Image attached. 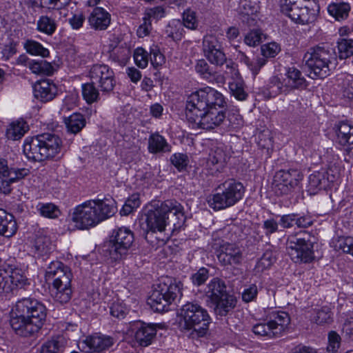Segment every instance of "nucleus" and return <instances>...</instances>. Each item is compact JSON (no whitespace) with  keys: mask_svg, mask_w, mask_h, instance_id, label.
Segmentation results:
<instances>
[{"mask_svg":"<svg viewBox=\"0 0 353 353\" xmlns=\"http://www.w3.org/2000/svg\"><path fill=\"white\" fill-rule=\"evenodd\" d=\"M9 283L10 285H12L17 287L30 285L26 276L19 270H14L11 272V274H9Z\"/></svg>","mask_w":353,"mask_h":353,"instance_id":"obj_52","label":"nucleus"},{"mask_svg":"<svg viewBox=\"0 0 353 353\" xmlns=\"http://www.w3.org/2000/svg\"><path fill=\"white\" fill-rule=\"evenodd\" d=\"M172 163L179 170H184L188 163V157L183 154H174L171 158Z\"/></svg>","mask_w":353,"mask_h":353,"instance_id":"obj_56","label":"nucleus"},{"mask_svg":"<svg viewBox=\"0 0 353 353\" xmlns=\"http://www.w3.org/2000/svg\"><path fill=\"white\" fill-rule=\"evenodd\" d=\"M219 192L209 196L208 202L214 210H219L234 205L240 201L244 194L243 184L230 179L219 185Z\"/></svg>","mask_w":353,"mask_h":353,"instance_id":"obj_6","label":"nucleus"},{"mask_svg":"<svg viewBox=\"0 0 353 353\" xmlns=\"http://www.w3.org/2000/svg\"><path fill=\"white\" fill-rule=\"evenodd\" d=\"M350 10V6L347 3H332L328 6L329 13L337 21L346 19L348 17Z\"/></svg>","mask_w":353,"mask_h":353,"instance_id":"obj_37","label":"nucleus"},{"mask_svg":"<svg viewBox=\"0 0 353 353\" xmlns=\"http://www.w3.org/2000/svg\"><path fill=\"white\" fill-rule=\"evenodd\" d=\"M343 96L353 105V78L347 79L343 83Z\"/></svg>","mask_w":353,"mask_h":353,"instance_id":"obj_58","label":"nucleus"},{"mask_svg":"<svg viewBox=\"0 0 353 353\" xmlns=\"http://www.w3.org/2000/svg\"><path fill=\"white\" fill-rule=\"evenodd\" d=\"M92 81L91 83H87L82 85V94L83 99L88 104H92L98 101L99 92Z\"/></svg>","mask_w":353,"mask_h":353,"instance_id":"obj_39","label":"nucleus"},{"mask_svg":"<svg viewBox=\"0 0 353 353\" xmlns=\"http://www.w3.org/2000/svg\"><path fill=\"white\" fill-rule=\"evenodd\" d=\"M29 170L26 168L14 169L9 168L8 161L4 159H0V179L1 186L0 190L4 194L10 193V185L28 175Z\"/></svg>","mask_w":353,"mask_h":353,"instance_id":"obj_18","label":"nucleus"},{"mask_svg":"<svg viewBox=\"0 0 353 353\" xmlns=\"http://www.w3.org/2000/svg\"><path fill=\"white\" fill-rule=\"evenodd\" d=\"M161 210L167 225H172L174 228H180L185 222V216L183 206L175 200H166L161 203Z\"/></svg>","mask_w":353,"mask_h":353,"instance_id":"obj_17","label":"nucleus"},{"mask_svg":"<svg viewBox=\"0 0 353 353\" xmlns=\"http://www.w3.org/2000/svg\"><path fill=\"white\" fill-rule=\"evenodd\" d=\"M47 316L46 306L36 299H23L11 312L10 325L21 336L34 335L43 325Z\"/></svg>","mask_w":353,"mask_h":353,"instance_id":"obj_1","label":"nucleus"},{"mask_svg":"<svg viewBox=\"0 0 353 353\" xmlns=\"http://www.w3.org/2000/svg\"><path fill=\"white\" fill-rule=\"evenodd\" d=\"M116 208L106 201L94 199L77 205L72 214V220L77 228L88 230L114 214Z\"/></svg>","mask_w":353,"mask_h":353,"instance_id":"obj_2","label":"nucleus"},{"mask_svg":"<svg viewBox=\"0 0 353 353\" xmlns=\"http://www.w3.org/2000/svg\"><path fill=\"white\" fill-rule=\"evenodd\" d=\"M336 179V176L333 174L332 169L327 170H321L314 172L309 176V187L310 191L314 192L318 188H321L326 186L327 182H334Z\"/></svg>","mask_w":353,"mask_h":353,"instance_id":"obj_26","label":"nucleus"},{"mask_svg":"<svg viewBox=\"0 0 353 353\" xmlns=\"http://www.w3.org/2000/svg\"><path fill=\"white\" fill-rule=\"evenodd\" d=\"M336 250H341L345 253L350 254L353 256V238L350 236H340L334 244Z\"/></svg>","mask_w":353,"mask_h":353,"instance_id":"obj_47","label":"nucleus"},{"mask_svg":"<svg viewBox=\"0 0 353 353\" xmlns=\"http://www.w3.org/2000/svg\"><path fill=\"white\" fill-rule=\"evenodd\" d=\"M39 210L41 216L50 219L57 218L61 213L58 207L52 203L42 204Z\"/></svg>","mask_w":353,"mask_h":353,"instance_id":"obj_51","label":"nucleus"},{"mask_svg":"<svg viewBox=\"0 0 353 353\" xmlns=\"http://www.w3.org/2000/svg\"><path fill=\"white\" fill-rule=\"evenodd\" d=\"M114 344V339L106 335H92L80 343L81 348L87 352H100L108 349Z\"/></svg>","mask_w":353,"mask_h":353,"instance_id":"obj_21","label":"nucleus"},{"mask_svg":"<svg viewBox=\"0 0 353 353\" xmlns=\"http://www.w3.org/2000/svg\"><path fill=\"white\" fill-rule=\"evenodd\" d=\"M165 10L162 6L147 8L143 18V23L137 30L139 37H144L149 34L152 29V20H159L165 17Z\"/></svg>","mask_w":353,"mask_h":353,"instance_id":"obj_23","label":"nucleus"},{"mask_svg":"<svg viewBox=\"0 0 353 353\" xmlns=\"http://www.w3.org/2000/svg\"><path fill=\"white\" fill-rule=\"evenodd\" d=\"M57 93L56 85L49 79L37 81L34 85V97L43 102L52 100Z\"/></svg>","mask_w":353,"mask_h":353,"instance_id":"obj_25","label":"nucleus"},{"mask_svg":"<svg viewBox=\"0 0 353 353\" xmlns=\"http://www.w3.org/2000/svg\"><path fill=\"white\" fill-rule=\"evenodd\" d=\"M302 173L296 169L277 171L272 180V188L277 196L292 192L303 179Z\"/></svg>","mask_w":353,"mask_h":353,"instance_id":"obj_11","label":"nucleus"},{"mask_svg":"<svg viewBox=\"0 0 353 353\" xmlns=\"http://www.w3.org/2000/svg\"><path fill=\"white\" fill-rule=\"evenodd\" d=\"M271 132L269 129L265 128L256 134L257 143L262 149H266L268 151L272 147Z\"/></svg>","mask_w":353,"mask_h":353,"instance_id":"obj_42","label":"nucleus"},{"mask_svg":"<svg viewBox=\"0 0 353 353\" xmlns=\"http://www.w3.org/2000/svg\"><path fill=\"white\" fill-rule=\"evenodd\" d=\"M286 245L288 254L295 263H308L313 259L312 243L305 231L290 235Z\"/></svg>","mask_w":353,"mask_h":353,"instance_id":"obj_7","label":"nucleus"},{"mask_svg":"<svg viewBox=\"0 0 353 353\" xmlns=\"http://www.w3.org/2000/svg\"><path fill=\"white\" fill-rule=\"evenodd\" d=\"M57 26L55 20L46 15L41 16L37 22V30L47 35H52L56 31Z\"/></svg>","mask_w":353,"mask_h":353,"instance_id":"obj_35","label":"nucleus"},{"mask_svg":"<svg viewBox=\"0 0 353 353\" xmlns=\"http://www.w3.org/2000/svg\"><path fill=\"white\" fill-rule=\"evenodd\" d=\"M339 56L341 59H347L353 54V40L343 39L338 42Z\"/></svg>","mask_w":353,"mask_h":353,"instance_id":"obj_48","label":"nucleus"},{"mask_svg":"<svg viewBox=\"0 0 353 353\" xmlns=\"http://www.w3.org/2000/svg\"><path fill=\"white\" fill-rule=\"evenodd\" d=\"M332 316L330 307L327 305H324L314 309L312 320L318 325H323L332 322Z\"/></svg>","mask_w":353,"mask_h":353,"instance_id":"obj_36","label":"nucleus"},{"mask_svg":"<svg viewBox=\"0 0 353 353\" xmlns=\"http://www.w3.org/2000/svg\"><path fill=\"white\" fill-rule=\"evenodd\" d=\"M283 83L284 87L288 90L303 89L307 85L306 80L301 71L294 67L288 69Z\"/></svg>","mask_w":353,"mask_h":353,"instance_id":"obj_28","label":"nucleus"},{"mask_svg":"<svg viewBox=\"0 0 353 353\" xmlns=\"http://www.w3.org/2000/svg\"><path fill=\"white\" fill-rule=\"evenodd\" d=\"M279 50L280 48L276 43H270L261 46V53L265 57H274Z\"/></svg>","mask_w":353,"mask_h":353,"instance_id":"obj_60","label":"nucleus"},{"mask_svg":"<svg viewBox=\"0 0 353 353\" xmlns=\"http://www.w3.org/2000/svg\"><path fill=\"white\" fill-rule=\"evenodd\" d=\"M225 160L226 158L223 152L218 149L210 154L208 165L215 166V170L219 171L223 167Z\"/></svg>","mask_w":353,"mask_h":353,"instance_id":"obj_45","label":"nucleus"},{"mask_svg":"<svg viewBox=\"0 0 353 353\" xmlns=\"http://www.w3.org/2000/svg\"><path fill=\"white\" fill-rule=\"evenodd\" d=\"M148 149L152 153L169 150L168 145L165 139L158 134L150 136L148 141Z\"/></svg>","mask_w":353,"mask_h":353,"instance_id":"obj_38","label":"nucleus"},{"mask_svg":"<svg viewBox=\"0 0 353 353\" xmlns=\"http://www.w3.org/2000/svg\"><path fill=\"white\" fill-rule=\"evenodd\" d=\"M336 54L334 48L327 43H321L310 48L303 56V61L312 79H324L329 75L330 65L335 61Z\"/></svg>","mask_w":353,"mask_h":353,"instance_id":"obj_4","label":"nucleus"},{"mask_svg":"<svg viewBox=\"0 0 353 353\" xmlns=\"http://www.w3.org/2000/svg\"><path fill=\"white\" fill-rule=\"evenodd\" d=\"M130 329L136 342L142 347L150 345L157 334L156 325L142 321L134 322Z\"/></svg>","mask_w":353,"mask_h":353,"instance_id":"obj_19","label":"nucleus"},{"mask_svg":"<svg viewBox=\"0 0 353 353\" xmlns=\"http://www.w3.org/2000/svg\"><path fill=\"white\" fill-rule=\"evenodd\" d=\"M150 62L154 68H158L164 63L165 57L158 50H152L150 52Z\"/></svg>","mask_w":353,"mask_h":353,"instance_id":"obj_64","label":"nucleus"},{"mask_svg":"<svg viewBox=\"0 0 353 353\" xmlns=\"http://www.w3.org/2000/svg\"><path fill=\"white\" fill-rule=\"evenodd\" d=\"M225 104V99L221 93L210 87H206L189 97L186 108L223 109Z\"/></svg>","mask_w":353,"mask_h":353,"instance_id":"obj_8","label":"nucleus"},{"mask_svg":"<svg viewBox=\"0 0 353 353\" xmlns=\"http://www.w3.org/2000/svg\"><path fill=\"white\" fill-rule=\"evenodd\" d=\"M34 253L38 256H45L52 250V244L49 237L44 235L37 236L34 241Z\"/></svg>","mask_w":353,"mask_h":353,"instance_id":"obj_34","label":"nucleus"},{"mask_svg":"<svg viewBox=\"0 0 353 353\" xmlns=\"http://www.w3.org/2000/svg\"><path fill=\"white\" fill-rule=\"evenodd\" d=\"M262 34L259 30L250 31L245 37V43L250 46H255L261 42Z\"/></svg>","mask_w":353,"mask_h":353,"instance_id":"obj_57","label":"nucleus"},{"mask_svg":"<svg viewBox=\"0 0 353 353\" xmlns=\"http://www.w3.org/2000/svg\"><path fill=\"white\" fill-rule=\"evenodd\" d=\"M183 22L186 28L192 30L195 29L197 26L195 12L189 9L184 11L183 14Z\"/></svg>","mask_w":353,"mask_h":353,"instance_id":"obj_55","label":"nucleus"},{"mask_svg":"<svg viewBox=\"0 0 353 353\" xmlns=\"http://www.w3.org/2000/svg\"><path fill=\"white\" fill-rule=\"evenodd\" d=\"M252 331L256 335L261 336H268L269 338L276 337L274 331L270 324L268 323H257L252 327Z\"/></svg>","mask_w":353,"mask_h":353,"instance_id":"obj_49","label":"nucleus"},{"mask_svg":"<svg viewBox=\"0 0 353 353\" xmlns=\"http://www.w3.org/2000/svg\"><path fill=\"white\" fill-rule=\"evenodd\" d=\"M134 59L137 66L145 68L148 63V52L144 49L139 48L134 52Z\"/></svg>","mask_w":353,"mask_h":353,"instance_id":"obj_54","label":"nucleus"},{"mask_svg":"<svg viewBox=\"0 0 353 353\" xmlns=\"http://www.w3.org/2000/svg\"><path fill=\"white\" fill-rule=\"evenodd\" d=\"M89 76L93 83L97 84L103 92L113 90L116 81L113 70L107 65L95 64L90 70Z\"/></svg>","mask_w":353,"mask_h":353,"instance_id":"obj_12","label":"nucleus"},{"mask_svg":"<svg viewBox=\"0 0 353 353\" xmlns=\"http://www.w3.org/2000/svg\"><path fill=\"white\" fill-rule=\"evenodd\" d=\"M208 306L212 307L216 315L225 316L236 307L237 299L234 294L224 288H210L205 294Z\"/></svg>","mask_w":353,"mask_h":353,"instance_id":"obj_10","label":"nucleus"},{"mask_svg":"<svg viewBox=\"0 0 353 353\" xmlns=\"http://www.w3.org/2000/svg\"><path fill=\"white\" fill-rule=\"evenodd\" d=\"M27 123L23 120H17L10 124L6 130V137L8 139L19 140L28 130Z\"/></svg>","mask_w":353,"mask_h":353,"instance_id":"obj_31","label":"nucleus"},{"mask_svg":"<svg viewBox=\"0 0 353 353\" xmlns=\"http://www.w3.org/2000/svg\"><path fill=\"white\" fill-rule=\"evenodd\" d=\"M203 52L212 63L223 66L225 55L221 50V44L216 37L210 34L204 37L203 41Z\"/></svg>","mask_w":353,"mask_h":353,"instance_id":"obj_20","label":"nucleus"},{"mask_svg":"<svg viewBox=\"0 0 353 353\" xmlns=\"http://www.w3.org/2000/svg\"><path fill=\"white\" fill-rule=\"evenodd\" d=\"M224 63L225 68L224 70L225 73L234 79L237 78L239 75V73L235 63L232 60H227L226 59L225 61H224Z\"/></svg>","mask_w":353,"mask_h":353,"instance_id":"obj_63","label":"nucleus"},{"mask_svg":"<svg viewBox=\"0 0 353 353\" xmlns=\"http://www.w3.org/2000/svg\"><path fill=\"white\" fill-rule=\"evenodd\" d=\"M130 56V50L128 48L119 47L114 52V59L121 63H125Z\"/></svg>","mask_w":353,"mask_h":353,"instance_id":"obj_59","label":"nucleus"},{"mask_svg":"<svg viewBox=\"0 0 353 353\" xmlns=\"http://www.w3.org/2000/svg\"><path fill=\"white\" fill-rule=\"evenodd\" d=\"M110 14L102 8H95L88 18L92 28L97 30H105L110 24Z\"/></svg>","mask_w":353,"mask_h":353,"instance_id":"obj_27","label":"nucleus"},{"mask_svg":"<svg viewBox=\"0 0 353 353\" xmlns=\"http://www.w3.org/2000/svg\"><path fill=\"white\" fill-rule=\"evenodd\" d=\"M218 259L224 265H236L241 261L242 252L241 248L236 244L228 242L224 243L220 245Z\"/></svg>","mask_w":353,"mask_h":353,"instance_id":"obj_22","label":"nucleus"},{"mask_svg":"<svg viewBox=\"0 0 353 353\" xmlns=\"http://www.w3.org/2000/svg\"><path fill=\"white\" fill-rule=\"evenodd\" d=\"M187 119L201 128L211 130L219 126L225 119L223 109L191 108L185 112Z\"/></svg>","mask_w":353,"mask_h":353,"instance_id":"obj_9","label":"nucleus"},{"mask_svg":"<svg viewBox=\"0 0 353 353\" xmlns=\"http://www.w3.org/2000/svg\"><path fill=\"white\" fill-rule=\"evenodd\" d=\"M179 288H155L151 294L148 303L157 312L168 311L169 305L176 297Z\"/></svg>","mask_w":353,"mask_h":353,"instance_id":"obj_16","label":"nucleus"},{"mask_svg":"<svg viewBox=\"0 0 353 353\" xmlns=\"http://www.w3.org/2000/svg\"><path fill=\"white\" fill-rule=\"evenodd\" d=\"M161 209V203H154L151 205V208L145 213L141 226L146 232L165 230L167 223Z\"/></svg>","mask_w":353,"mask_h":353,"instance_id":"obj_15","label":"nucleus"},{"mask_svg":"<svg viewBox=\"0 0 353 353\" xmlns=\"http://www.w3.org/2000/svg\"><path fill=\"white\" fill-rule=\"evenodd\" d=\"M275 257L272 251L267 250L259 259L255 266V271L258 273L269 269L274 263Z\"/></svg>","mask_w":353,"mask_h":353,"instance_id":"obj_41","label":"nucleus"},{"mask_svg":"<svg viewBox=\"0 0 353 353\" xmlns=\"http://www.w3.org/2000/svg\"><path fill=\"white\" fill-rule=\"evenodd\" d=\"M26 51L33 55H39L43 57H47L49 55L48 49L43 47L39 42L28 40L24 45Z\"/></svg>","mask_w":353,"mask_h":353,"instance_id":"obj_44","label":"nucleus"},{"mask_svg":"<svg viewBox=\"0 0 353 353\" xmlns=\"http://www.w3.org/2000/svg\"><path fill=\"white\" fill-rule=\"evenodd\" d=\"M64 122L68 131L73 134L79 132L85 125V119L80 113H74L69 117H65Z\"/></svg>","mask_w":353,"mask_h":353,"instance_id":"obj_32","label":"nucleus"},{"mask_svg":"<svg viewBox=\"0 0 353 353\" xmlns=\"http://www.w3.org/2000/svg\"><path fill=\"white\" fill-rule=\"evenodd\" d=\"M231 94L238 100L243 101L248 97V93L245 91L243 83L240 80H234L229 83Z\"/></svg>","mask_w":353,"mask_h":353,"instance_id":"obj_46","label":"nucleus"},{"mask_svg":"<svg viewBox=\"0 0 353 353\" xmlns=\"http://www.w3.org/2000/svg\"><path fill=\"white\" fill-rule=\"evenodd\" d=\"M208 278V270L205 268H200L196 273L192 275V279L194 285H201Z\"/></svg>","mask_w":353,"mask_h":353,"instance_id":"obj_61","label":"nucleus"},{"mask_svg":"<svg viewBox=\"0 0 353 353\" xmlns=\"http://www.w3.org/2000/svg\"><path fill=\"white\" fill-rule=\"evenodd\" d=\"M72 273L68 267L59 261L52 262L45 275L46 283L53 287H70Z\"/></svg>","mask_w":353,"mask_h":353,"instance_id":"obj_14","label":"nucleus"},{"mask_svg":"<svg viewBox=\"0 0 353 353\" xmlns=\"http://www.w3.org/2000/svg\"><path fill=\"white\" fill-rule=\"evenodd\" d=\"M179 327L183 332L192 331L199 337L205 334L208 330L210 317L205 309L200 305L188 303L184 305L179 314Z\"/></svg>","mask_w":353,"mask_h":353,"instance_id":"obj_5","label":"nucleus"},{"mask_svg":"<svg viewBox=\"0 0 353 353\" xmlns=\"http://www.w3.org/2000/svg\"><path fill=\"white\" fill-rule=\"evenodd\" d=\"M134 241L132 232L126 228H119L114 230L110 241V254L118 259L131 247Z\"/></svg>","mask_w":353,"mask_h":353,"instance_id":"obj_13","label":"nucleus"},{"mask_svg":"<svg viewBox=\"0 0 353 353\" xmlns=\"http://www.w3.org/2000/svg\"><path fill=\"white\" fill-rule=\"evenodd\" d=\"M334 130L339 144L345 147L350 156L353 157V126L340 122L335 125Z\"/></svg>","mask_w":353,"mask_h":353,"instance_id":"obj_24","label":"nucleus"},{"mask_svg":"<svg viewBox=\"0 0 353 353\" xmlns=\"http://www.w3.org/2000/svg\"><path fill=\"white\" fill-rule=\"evenodd\" d=\"M29 68L32 72L38 74L50 75L53 73L52 65L44 60L33 61L29 63Z\"/></svg>","mask_w":353,"mask_h":353,"instance_id":"obj_40","label":"nucleus"},{"mask_svg":"<svg viewBox=\"0 0 353 353\" xmlns=\"http://www.w3.org/2000/svg\"><path fill=\"white\" fill-rule=\"evenodd\" d=\"M315 19L316 14L314 10H310L307 6H301L296 23L307 24L313 22Z\"/></svg>","mask_w":353,"mask_h":353,"instance_id":"obj_50","label":"nucleus"},{"mask_svg":"<svg viewBox=\"0 0 353 353\" xmlns=\"http://www.w3.org/2000/svg\"><path fill=\"white\" fill-rule=\"evenodd\" d=\"M62 141L54 134L44 133L37 137H28L23 144V152L34 161H42L54 157L60 153Z\"/></svg>","mask_w":353,"mask_h":353,"instance_id":"obj_3","label":"nucleus"},{"mask_svg":"<svg viewBox=\"0 0 353 353\" xmlns=\"http://www.w3.org/2000/svg\"><path fill=\"white\" fill-rule=\"evenodd\" d=\"M17 231V223L14 216L0 209V235L10 238Z\"/></svg>","mask_w":353,"mask_h":353,"instance_id":"obj_29","label":"nucleus"},{"mask_svg":"<svg viewBox=\"0 0 353 353\" xmlns=\"http://www.w3.org/2000/svg\"><path fill=\"white\" fill-rule=\"evenodd\" d=\"M65 346V339L58 336L46 342L41 346L40 353H59L63 351Z\"/></svg>","mask_w":353,"mask_h":353,"instance_id":"obj_33","label":"nucleus"},{"mask_svg":"<svg viewBox=\"0 0 353 353\" xmlns=\"http://www.w3.org/2000/svg\"><path fill=\"white\" fill-rule=\"evenodd\" d=\"M290 322V319L288 314L282 311L272 312L269 321L277 337L281 335Z\"/></svg>","mask_w":353,"mask_h":353,"instance_id":"obj_30","label":"nucleus"},{"mask_svg":"<svg viewBox=\"0 0 353 353\" xmlns=\"http://www.w3.org/2000/svg\"><path fill=\"white\" fill-rule=\"evenodd\" d=\"M84 21V15L82 12H79L77 14H74L70 18H69L68 23L71 26L72 29L79 30L80 28L83 26Z\"/></svg>","mask_w":353,"mask_h":353,"instance_id":"obj_62","label":"nucleus"},{"mask_svg":"<svg viewBox=\"0 0 353 353\" xmlns=\"http://www.w3.org/2000/svg\"><path fill=\"white\" fill-rule=\"evenodd\" d=\"M341 338L335 331H330L328 334V345L327 350L329 352H337L341 345Z\"/></svg>","mask_w":353,"mask_h":353,"instance_id":"obj_53","label":"nucleus"},{"mask_svg":"<svg viewBox=\"0 0 353 353\" xmlns=\"http://www.w3.org/2000/svg\"><path fill=\"white\" fill-rule=\"evenodd\" d=\"M49 293L55 301L65 303L70 301L72 288H48Z\"/></svg>","mask_w":353,"mask_h":353,"instance_id":"obj_43","label":"nucleus"}]
</instances>
